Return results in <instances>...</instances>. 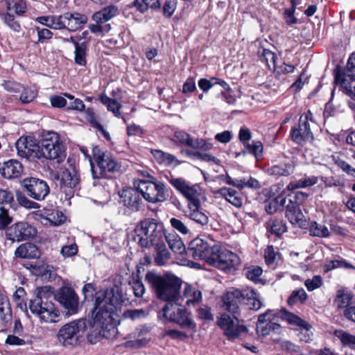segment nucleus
<instances>
[{"label":"nucleus","mask_w":355,"mask_h":355,"mask_svg":"<svg viewBox=\"0 0 355 355\" xmlns=\"http://www.w3.org/2000/svg\"><path fill=\"white\" fill-rule=\"evenodd\" d=\"M295 9L291 7L284 10V17L288 25H293L297 22V19L294 15Z\"/></svg>","instance_id":"obj_62"},{"label":"nucleus","mask_w":355,"mask_h":355,"mask_svg":"<svg viewBox=\"0 0 355 355\" xmlns=\"http://www.w3.org/2000/svg\"><path fill=\"white\" fill-rule=\"evenodd\" d=\"M15 254L17 257L21 259H39L41 252L37 246L32 243H25L20 245L15 250Z\"/></svg>","instance_id":"obj_24"},{"label":"nucleus","mask_w":355,"mask_h":355,"mask_svg":"<svg viewBox=\"0 0 355 355\" xmlns=\"http://www.w3.org/2000/svg\"><path fill=\"white\" fill-rule=\"evenodd\" d=\"M217 193L225 198L229 202L236 207H240L242 205V199L237 196L238 193L233 189L223 187L220 188Z\"/></svg>","instance_id":"obj_33"},{"label":"nucleus","mask_w":355,"mask_h":355,"mask_svg":"<svg viewBox=\"0 0 355 355\" xmlns=\"http://www.w3.org/2000/svg\"><path fill=\"white\" fill-rule=\"evenodd\" d=\"M55 297L65 310L67 315H74L79 311V297L72 288L62 286L55 295Z\"/></svg>","instance_id":"obj_14"},{"label":"nucleus","mask_w":355,"mask_h":355,"mask_svg":"<svg viewBox=\"0 0 355 355\" xmlns=\"http://www.w3.org/2000/svg\"><path fill=\"white\" fill-rule=\"evenodd\" d=\"M80 183V177L77 171L72 168L71 170L65 168L61 174L60 186L67 195L73 196V189Z\"/></svg>","instance_id":"obj_22"},{"label":"nucleus","mask_w":355,"mask_h":355,"mask_svg":"<svg viewBox=\"0 0 355 355\" xmlns=\"http://www.w3.org/2000/svg\"><path fill=\"white\" fill-rule=\"evenodd\" d=\"M35 297L30 300L29 309L31 311H37L39 307H53V300H55L53 288L50 286L37 287L34 291Z\"/></svg>","instance_id":"obj_18"},{"label":"nucleus","mask_w":355,"mask_h":355,"mask_svg":"<svg viewBox=\"0 0 355 355\" xmlns=\"http://www.w3.org/2000/svg\"><path fill=\"white\" fill-rule=\"evenodd\" d=\"M340 341L344 346L355 349V336L352 334H340Z\"/></svg>","instance_id":"obj_63"},{"label":"nucleus","mask_w":355,"mask_h":355,"mask_svg":"<svg viewBox=\"0 0 355 355\" xmlns=\"http://www.w3.org/2000/svg\"><path fill=\"white\" fill-rule=\"evenodd\" d=\"M279 257V253L275 251L272 245H268L265 250L264 258L268 266H274Z\"/></svg>","instance_id":"obj_49"},{"label":"nucleus","mask_w":355,"mask_h":355,"mask_svg":"<svg viewBox=\"0 0 355 355\" xmlns=\"http://www.w3.org/2000/svg\"><path fill=\"white\" fill-rule=\"evenodd\" d=\"M166 241L170 249L175 254H182L186 248L181 238L176 234H165L164 242Z\"/></svg>","instance_id":"obj_30"},{"label":"nucleus","mask_w":355,"mask_h":355,"mask_svg":"<svg viewBox=\"0 0 355 355\" xmlns=\"http://www.w3.org/2000/svg\"><path fill=\"white\" fill-rule=\"evenodd\" d=\"M148 312L145 310L141 309H130L123 313L125 318H130L133 320L137 319L144 318L148 315Z\"/></svg>","instance_id":"obj_51"},{"label":"nucleus","mask_w":355,"mask_h":355,"mask_svg":"<svg viewBox=\"0 0 355 355\" xmlns=\"http://www.w3.org/2000/svg\"><path fill=\"white\" fill-rule=\"evenodd\" d=\"M85 117L86 120L89 123V124L94 128L97 129L107 140H110V135L108 132H107L103 125H101L98 121H97V116L94 112L93 109L91 107H88L85 112Z\"/></svg>","instance_id":"obj_32"},{"label":"nucleus","mask_w":355,"mask_h":355,"mask_svg":"<svg viewBox=\"0 0 355 355\" xmlns=\"http://www.w3.org/2000/svg\"><path fill=\"white\" fill-rule=\"evenodd\" d=\"M198 317V318L208 322L212 321L214 320V315L211 313V308L207 306H202L198 309L197 310Z\"/></svg>","instance_id":"obj_57"},{"label":"nucleus","mask_w":355,"mask_h":355,"mask_svg":"<svg viewBox=\"0 0 355 355\" xmlns=\"http://www.w3.org/2000/svg\"><path fill=\"white\" fill-rule=\"evenodd\" d=\"M262 269L259 266L249 268L246 272V276L248 279L252 280L254 282H257L259 280V277L262 274Z\"/></svg>","instance_id":"obj_59"},{"label":"nucleus","mask_w":355,"mask_h":355,"mask_svg":"<svg viewBox=\"0 0 355 355\" xmlns=\"http://www.w3.org/2000/svg\"><path fill=\"white\" fill-rule=\"evenodd\" d=\"M242 302L250 310L258 311L263 306L259 294L252 288L234 289L227 292L223 297V306L233 314L239 313V304Z\"/></svg>","instance_id":"obj_5"},{"label":"nucleus","mask_w":355,"mask_h":355,"mask_svg":"<svg viewBox=\"0 0 355 355\" xmlns=\"http://www.w3.org/2000/svg\"><path fill=\"white\" fill-rule=\"evenodd\" d=\"M352 299L353 295L350 292L345 289H339L337 291L334 304L339 309H347L352 303Z\"/></svg>","instance_id":"obj_34"},{"label":"nucleus","mask_w":355,"mask_h":355,"mask_svg":"<svg viewBox=\"0 0 355 355\" xmlns=\"http://www.w3.org/2000/svg\"><path fill=\"white\" fill-rule=\"evenodd\" d=\"M125 299L122 289L116 285L96 293L92 310L93 321L85 318L73 320L64 324L58 333H79L87 330L88 326L97 323L104 333L114 332L119 324L113 314L121 308Z\"/></svg>","instance_id":"obj_1"},{"label":"nucleus","mask_w":355,"mask_h":355,"mask_svg":"<svg viewBox=\"0 0 355 355\" xmlns=\"http://www.w3.org/2000/svg\"><path fill=\"white\" fill-rule=\"evenodd\" d=\"M134 231V240L142 248H150L157 242H162L165 237L163 224L153 218L141 220Z\"/></svg>","instance_id":"obj_4"},{"label":"nucleus","mask_w":355,"mask_h":355,"mask_svg":"<svg viewBox=\"0 0 355 355\" xmlns=\"http://www.w3.org/2000/svg\"><path fill=\"white\" fill-rule=\"evenodd\" d=\"M290 137L293 142L302 146L313 141L314 137L311 130L308 114L300 116L297 125L291 130Z\"/></svg>","instance_id":"obj_16"},{"label":"nucleus","mask_w":355,"mask_h":355,"mask_svg":"<svg viewBox=\"0 0 355 355\" xmlns=\"http://www.w3.org/2000/svg\"><path fill=\"white\" fill-rule=\"evenodd\" d=\"M287 202L286 198H275L266 205L265 210L269 214H272L279 209L281 207H284Z\"/></svg>","instance_id":"obj_43"},{"label":"nucleus","mask_w":355,"mask_h":355,"mask_svg":"<svg viewBox=\"0 0 355 355\" xmlns=\"http://www.w3.org/2000/svg\"><path fill=\"white\" fill-rule=\"evenodd\" d=\"M322 284V279L320 275H315L312 279H308L305 281L304 285L309 291H312L320 288Z\"/></svg>","instance_id":"obj_58"},{"label":"nucleus","mask_w":355,"mask_h":355,"mask_svg":"<svg viewBox=\"0 0 355 355\" xmlns=\"http://www.w3.org/2000/svg\"><path fill=\"white\" fill-rule=\"evenodd\" d=\"M310 235L320 238H327L330 232L327 226L315 221L311 222L309 226Z\"/></svg>","instance_id":"obj_39"},{"label":"nucleus","mask_w":355,"mask_h":355,"mask_svg":"<svg viewBox=\"0 0 355 355\" xmlns=\"http://www.w3.org/2000/svg\"><path fill=\"white\" fill-rule=\"evenodd\" d=\"M148 176L153 180H137L135 181L134 187L147 202L153 204L164 202L166 200L165 184L149 174Z\"/></svg>","instance_id":"obj_8"},{"label":"nucleus","mask_w":355,"mask_h":355,"mask_svg":"<svg viewBox=\"0 0 355 355\" xmlns=\"http://www.w3.org/2000/svg\"><path fill=\"white\" fill-rule=\"evenodd\" d=\"M150 340L151 338L144 336V334H134L123 345L125 347L137 349L146 346Z\"/></svg>","instance_id":"obj_35"},{"label":"nucleus","mask_w":355,"mask_h":355,"mask_svg":"<svg viewBox=\"0 0 355 355\" xmlns=\"http://www.w3.org/2000/svg\"><path fill=\"white\" fill-rule=\"evenodd\" d=\"M294 167L290 163L281 162L273 165L266 169L269 175L279 178L280 176H288L293 173Z\"/></svg>","instance_id":"obj_28"},{"label":"nucleus","mask_w":355,"mask_h":355,"mask_svg":"<svg viewBox=\"0 0 355 355\" xmlns=\"http://www.w3.org/2000/svg\"><path fill=\"white\" fill-rule=\"evenodd\" d=\"M93 158L98 168V173L95 170L94 163L89 157L91 171L93 178H105L107 173H114L120 171L121 164L110 152H102L98 147L92 150Z\"/></svg>","instance_id":"obj_7"},{"label":"nucleus","mask_w":355,"mask_h":355,"mask_svg":"<svg viewBox=\"0 0 355 355\" xmlns=\"http://www.w3.org/2000/svg\"><path fill=\"white\" fill-rule=\"evenodd\" d=\"M263 148V145L261 141H253L252 144H246L245 148L243 150V154L245 155L247 153H248L258 158L261 155Z\"/></svg>","instance_id":"obj_45"},{"label":"nucleus","mask_w":355,"mask_h":355,"mask_svg":"<svg viewBox=\"0 0 355 355\" xmlns=\"http://www.w3.org/2000/svg\"><path fill=\"white\" fill-rule=\"evenodd\" d=\"M58 341L62 343L64 347H73L80 342L82 336L78 334H56Z\"/></svg>","instance_id":"obj_40"},{"label":"nucleus","mask_w":355,"mask_h":355,"mask_svg":"<svg viewBox=\"0 0 355 355\" xmlns=\"http://www.w3.org/2000/svg\"><path fill=\"white\" fill-rule=\"evenodd\" d=\"M37 311H31L33 314L38 316L42 320L47 322H55L56 318L60 315L58 309L54 306L53 307L37 308Z\"/></svg>","instance_id":"obj_29"},{"label":"nucleus","mask_w":355,"mask_h":355,"mask_svg":"<svg viewBox=\"0 0 355 355\" xmlns=\"http://www.w3.org/2000/svg\"><path fill=\"white\" fill-rule=\"evenodd\" d=\"M225 182L229 185H232L239 190H242L246 188L248 180L245 178L234 179L227 174L225 178Z\"/></svg>","instance_id":"obj_54"},{"label":"nucleus","mask_w":355,"mask_h":355,"mask_svg":"<svg viewBox=\"0 0 355 355\" xmlns=\"http://www.w3.org/2000/svg\"><path fill=\"white\" fill-rule=\"evenodd\" d=\"M170 223H171V226L175 229L176 230H178V232H180V233L183 234H188L189 232V230L187 228V227L186 226V225L182 222L180 220L178 219V218H172L171 220H170Z\"/></svg>","instance_id":"obj_61"},{"label":"nucleus","mask_w":355,"mask_h":355,"mask_svg":"<svg viewBox=\"0 0 355 355\" xmlns=\"http://www.w3.org/2000/svg\"><path fill=\"white\" fill-rule=\"evenodd\" d=\"M349 80H345L347 83H344L346 93L348 96H355V75L349 76Z\"/></svg>","instance_id":"obj_64"},{"label":"nucleus","mask_w":355,"mask_h":355,"mask_svg":"<svg viewBox=\"0 0 355 355\" xmlns=\"http://www.w3.org/2000/svg\"><path fill=\"white\" fill-rule=\"evenodd\" d=\"M318 182V178L315 176L306 177L299 180L296 182H290L287 186V189L293 191L299 188H305L310 186H313Z\"/></svg>","instance_id":"obj_38"},{"label":"nucleus","mask_w":355,"mask_h":355,"mask_svg":"<svg viewBox=\"0 0 355 355\" xmlns=\"http://www.w3.org/2000/svg\"><path fill=\"white\" fill-rule=\"evenodd\" d=\"M199 208L191 207L189 217L191 220L195 221L196 223L204 226L208 224L209 218L203 212L199 211Z\"/></svg>","instance_id":"obj_41"},{"label":"nucleus","mask_w":355,"mask_h":355,"mask_svg":"<svg viewBox=\"0 0 355 355\" xmlns=\"http://www.w3.org/2000/svg\"><path fill=\"white\" fill-rule=\"evenodd\" d=\"M286 217L292 224L302 225L304 222V216L302 212L300 205L293 202H286Z\"/></svg>","instance_id":"obj_25"},{"label":"nucleus","mask_w":355,"mask_h":355,"mask_svg":"<svg viewBox=\"0 0 355 355\" xmlns=\"http://www.w3.org/2000/svg\"><path fill=\"white\" fill-rule=\"evenodd\" d=\"M118 14V7L114 5H110L94 12L92 15V19L97 24H103L108 21Z\"/></svg>","instance_id":"obj_26"},{"label":"nucleus","mask_w":355,"mask_h":355,"mask_svg":"<svg viewBox=\"0 0 355 355\" xmlns=\"http://www.w3.org/2000/svg\"><path fill=\"white\" fill-rule=\"evenodd\" d=\"M87 21V17L79 12H65L60 15H53L51 28L67 29L71 32L81 28Z\"/></svg>","instance_id":"obj_10"},{"label":"nucleus","mask_w":355,"mask_h":355,"mask_svg":"<svg viewBox=\"0 0 355 355\" xmlns=\"http://www.w3.org/2000/svg\"><path fill=\"white\" fill-rule=\"evenodd\" d=\"M324 267L326 272L330 271L338 268L352 269L354 268V267L351 263L347 262L345 259H343L329 261L325 264Z\"/></svg>","instance_id":"obj_48"},{"label":"nucleus","mask_w":355,"mask_h":355,"mask_svg":"<svg viewBox=\"0 0 355 355\" xmlns=\"http://www.w3.org/2000/svg\"><path fill=\"white\" fill-rule=\"evenodd\" d=\"M174 137L180 144L187 147H189L193 138L189 134L183 130L175 132Z\"/></svg>","instance_id":"obj_55"},{"label":"nucleus","mask_w":355,"mask_h":355,"mask_svg":"<svg viewBox=\"0 0 355 355\" xmlns=\"http://www.w3.org/2000/svg\"><path fill=\"white\" fill-rule=\"evenodd\" d=\"M153 155L160 163L170 165L173 162H175V165H180L182 162L179 161L175 156L164 152L161 150H154L152 151Z\"/></svg>","instance_id":"obj_37"},{"label":"nucleus","mask_w":355,"mask_h":355,"mask_svg":"<svg viewBox=\"0 0 355 355\" xmlns=\"http://www.w3.org/2000/svg\"><path fill=\"white\" fill-rule=\"evenodd\" d=\"M219 245L209 243L206 240L196 238L192 240L187 253L195 259H205L210 263L216 252H218Z\"/></svg>","instance_id":"obj_13"},{"label":"nucleus","mask_w":355,"mask_h":355,"mask_svg":"<svg viewBox=\"0 0 355 355\" xmlns=\"http://www.w3.org/2000/svg\"><path fill=\"white\" fill-rule=\"evenodd\" d=\"M0 204L10 208L16 209V203L12 193L7 189H0Z\"/></svg>","instance_id":"obj_44"},{"label":"nucleus","mask_w":355,"mask_h":355,"mask_svg":"<svg viewBox=\"0 0 355 355\" xmlns=\"http://www.w3.org/2000/svg\"><path fill=\"white\" fill-rule=\"evenodd\" d=\"M279 317L286 320L289 324L297 327L300 329L309 331L311 328V325L306 321L287 311L285 309H282L279 313H275L273 310L268 309L259 315L257 331L261 330L262 333H270L279 330L281 326L275 321Z\"/></svg>","instance_id":"obj_3"},{"label":"nucleus","mask_w":355,"mask_h":355,"mask_svg":"<svg viewBox=\"0 0 355 355\" xmlns=\"http://www.w3.org/2000/svg\"><path fill=\"white\" fill-rule=\"evenodd\" d=\"M22 171V164L16 159L5 162L0 167L1 175L6 179L17 178L21 175Z\"/></svg>","instance_id":"obj_23"},{"label":"nucleus","mask_w":355,"mask_h":355,"mask_svg":"<svg viewBox=\"0 0 355 355\" xmlns=\"http://www.w3.org/2000/svg\"><path fill=\"white\" fill-rule=\"evenodd\" d=\"M210 264L224 271H232L240 264V259L235 253L219 245L218 252H216L211 259Z\"/></svg>","instance_id":"obj_17"},{"label":"nucleus","mask_w":355,"mask_h":355,"mask_svg":"<svg viewBox=\"0 0 355 355\" xmlns=\"http://www.w3.org/2000/svg\"><path fill=\"white\" fill-rule=\"evenodd\" d=\"M145 281L155 293L157 298L171 303L179 299L182 280L173 275H162L154 271H148Z\"/></svg>","instance_id":"obj_2"},{"label":"nucleus","mask_w":355,"mask_h":355,"mask_svg":"<svg viewBox=\"0 0 355 355\" xmlns=\"http://www.w3.org/2000/svg\"><path fill=\"white\" fill-rule=\"evenodd\" d=\"M12 222V217L9 214V210L4 205L0 207V230H6Z\"/></svg>","instance_id":"obj_47"},{"label":"nucleus","mask_w":355,"mask_h":355,"mask_svg":"<svg viewBox=\"0 0 355 355\" xmlns=\"http://www.w3.org/2000/svg\"><path fill=\"white\" fill-rule=\"evenodd\" d=\"M2 19L5 24H6L12 30L19 32L21 29L19 24L15 20L13 15L10 13L2 14Z\"/></svg>","instance_id":"obj_56"},{"label":"nucleus","mask_w":355,"mask_h":355,"mask_svg":"<svg viewBox=\"0 0 355 355\" xmlns=\"http://www.w3.org/2000/svg\"><path fill=\"white\" fill-rule=\"evenodd\" d=\"M308 195L304 192L295 191L289 194L286 199L288 202H293V204L296 203L297 205H300L305 201Z\"/></svg>","instance_id":"obj_53"},{"label":"nucleus","mask_w":355,"mask_h":355,"mask_svg":"<svg viewBox=\"0 0 355 355\" xmlns=\"http://www.w3.org/2000/svg\"><path fill=\"white\" fill-rule=\"evenodd\" d=\"M37 144L31 137H21L15 143L18 155L30 161H36Z\"/></svg>","instance_id":"obj_21"},{"label":"nucleus","mask_w":355,"mask_h":355,"mask_svg":"<svg viewBox=\"0 0 355 355\" xmlns=\"http://www.w3.org/2000/svg\"><path fill=\"white\" fill-rule=\"evenodd\" d=\"M189 147L193 149L207 151L212 148V144L204 139L198 138L194 139L192 138Z\"/></svg>","instance_id":"obj_50"},{"label":"nucleus","mask_w":355,"mask_h":355,"mask_svg":"<svg viewBox=\"0 0 355 355\" xmlns=\"http://www.w3.org/2000/svg\"><path fill=\"white\" fill-rule=\"evenodd\" d=\"M155 246V254L154 261L157 266H164L171 258V254L166 247L164 239L162 242L154 244Z\"/></svg>","instance_id":"obj_27"},{"label":"nucleus","mask_w":355,"mask_h":355,"mask_svg":"<svg viewBox=\"0 0 355 355\" xmlns=\"http://www.w3.org/2000/svg\"><path fill=\"white\" fill-rule=\"evenodd\" d=\"M37 230L26 222L15 223L8 228L6 237L12 241H21L34 237Z\"/></svg>","instance_id":"obj_19"},{"label":"nucleus","mask_w":355,"mask_h":355,"mask_svg":"<svg viewBox=\"0 0 355 355\" xmlns=\"http://www.w3.org/2000/svg\"><path fill=\"white\" fill-rule=\"evenodd\" d=\"M36 146L37 160H55L61 163L65 159V147L57 132L51 131L43 135Z\"/></svg>","instance_id":"obj_6"},{"label":"nucleus","mask_w":355,"mask_h":355,"mask_svg":"<svg viewBox=\"0 0 355 355\" xmlns=\"http://www.w3.org/2000/svg\"><path fill=\"white\" fill-rule=\"evenodd\" d=\"M87 49V44L85 42H83L80 44H76L74 51V61L76 64L83 67L86 65Z\"/></svg>","instance_id":"obj_36"},{"label":"nucleus","mask_w":355,"mask_h":355,"mask_svg":"<svg viewBox=\"0 0 355 355\" xmlns=\"http://www.w3.org/2000/svg\"><path fill=\"white\" fill-rule=\"evenodd\" d=\"M36 96L37 92L35 89L31 87H26L21 94L19 99L23 103L26 104L32 102Z\"/></svg>","instance_id":"obj_52"},{"label":"nucleus","mask_w":355,"mask_h":355,"mask_svg":"<svg viewBox=\"0 0 355 355\" xmlns=\"http://www.w3.org/2000/svg\"><path fill=\"white\" fill-rule=\"evenodd\" d=\"M158 317L178 324L182 328L193 329L196 324L184 309L178 308L173 303H167L159 312Z\"/></svg>","instance_id":"obj_11"},{"label":"nucleus","mask_w":355,"mask_h":355,"mask_svg":"<svg viewBox=\"0 0 355 355\" xmlns=\"http://www.w3.org/2000/svg\"><path fill=\"white\" fill-rule=\"evenodd\" d=\"M216 323L225 333H246L248 331L243 320H240L235 315H230L223 313L217 318Z\"/></svg>","instance_id":"obj_20"},{"label":"nucleus","mask_w":355,"mask_h":355,"mask_svg":"<svg viewBox=\"0 0 355 355\" xmlns=\"http://www.w3.org/2000/svg\"><path fill=\"white\" fill-rule=\"evenodd\" d=\"M268 232L277 236H281L286 231V223L281 219L271 218L265 224Z\"/></svg>","instance_id":"obj_31"},{"label":"nucleus","mask_w":355,"mask_h":355,"mask_svg":"<svg viewBox=\"0 0 355 355\" xmlns=\"http://www.w3.org/2000/svg\"><path fill=\"white\" fill-rule=\"evenodd\" d=\"M2 86L7 92L13 93L19 92L22 88L20 84L13 80H5Z\"/></svg>","instance_id":"obj_60"},{"label":"nucleus","mask_w":355,"mask_h":355,"mask_svg":"<svg viewBox=\"0 0 355 355\" xmlns=\"http://www.w3.org/2000/svg\"><path fill=\"white\" fill-rule=\"evenodd\" d=\"M23 191L34 200L42 201L50 192L47 182L36 178H26L21 182Z\"/></svg>","instance_id":"obj_15"},{"label":"nucleus","mask_w":355,"mask_h":355,"mask_svg":"<svg viewBox=\"0 0 355 355\" xmlns=\"http://www.w3.org/2000/svg\"><path fill=\"white\" fill-rule=\"evenodd\" d=\"M119 204L122 214L130 216L137 212L142 207L143 201L137 188L128 187L119 192Z\"/></svg>","instance_id":"obj_9"},{"label":"nucleus","mask_w":355,"mask_h":355,"mask_svg":"<svg viewBox=\"0 0 355 355\" xmlns=\"http://www.w3.org/2000/svg\"><path fill=\"white\" fill-rule=\"evenodd\" d=\"M307 294L303 288L295 290L288 297L287 302L288 305L293 306L297 303L304 304L306 300Z\"/></svg>","instance_id":"obj_42"},{"label":"nucleus","mask_w":355,"mask_h":355,"mask_svg":"<svg viewBox=\"0 0 355 355\" xmlns=\"http://www.w3.org/2000/svg\"><path fill=\"white\" fill-rule=\"evenodd\" d=\"M168 181L176 190L189 200L190 209H191V207H200V196L202 193V189L198 184L191 185L189 182L182 178H171Z\"/></svg>","instance_id":"obj_12"},{"label":"nucleus","mask_w":355,"mask_h":355,"mask_svg":"<svg viewBox=\"0 0 355 355\" xmlns=\"http://www.w3.org/2000/svg\"><path fill=\"white\" fill-rule=\"evenodd\" d=\"M16 198L18 203L26 208V209H38L40 208V205L35 202L31 201L29 200L25 195L21 191L16 192Z\"/></svg>","instance_id":"obj_46"}]
</instances>
